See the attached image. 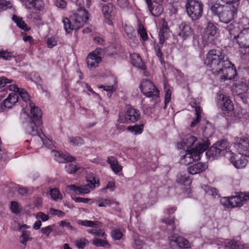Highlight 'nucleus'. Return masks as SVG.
Returning <instances> with one entry per match:
<instances>
[{"label":"nucleus","mask_w":249,"mask_h":249,"mask_svg":"<svg viewBox=\"0 0 249 249\" xmlns=\"http://www.w3.org/2000/svg\"><path fill=\"white\" fill-rule=\"evenodd\" d=\"M72 200H73L75 202L77 203H88L90 200V198H83L81 197H71Z\"/></svg>","instance_id":"0e129e2a"},{"label":"nucleus","mask_w":249,"mask_h":249,"mask_svg":"<svg viewBox=\"0 0 249 249\" xmlns=\"http://www.w3.org/2000/svg\"><path fill=\"white\" fill-rule=\"evenodd\" d=\"M218 31V28L213 23L209 22L205 29L203 35L204 38L207 37L208 39L211 37H213Z\"/></svg>","instance_id":"a878e982"},{"label":"nucleus","mask_w":249,"mask_h":249,"mask_svg":"<svg viewBox=\"0 0 249 249\" xmlns=\"http://www.w3.org/2000/svg\"><path fill=\"white\" fill-rule=\"evenodd\" d=\"M102 12L105 18L107 20V23L109 25H112L113 20L117 12L115 6L110 3L104 4L102 7Z\"/></svg>","instance_id":"ddd939ff"},{"label":"nucleus","mask_w":249,"mask_h":249,"mask_svg":"<svg viewBox=\"0 0 249 249\" xmlns=\"http://www.w3.org/2000/svg\"><path fill=\"white\" fill-rule=\"evenodd\" d=\"M124 118L127 123H135L140 119L141 113L138 109L130 107L125 112Z\"/></svg>","instance_id":"dca6fc26"},{"label":"nucleus","mask_w":249,"mask_h":249,"mask_svg":"<svg viewBox=\"0 0 249 249\" xmlns=\"http://www.w3.org/2000/svg\"><path fill=\"white\" fill-rule=\"evenodd\" d=\"M208 168V164L199 162L188 167L187 171L189 174L195 175L205 171Z\"/></svg>","instance_id":"4be33fe9"},{"label":"nucleus","mask_w":249,"mask_h":249,"mask_svg":"<svg viewBox=\"0 0 249 249\" xmlns=\"http://www.w3.org/2000/svg\"><path fill=\"white\" fill-rule=\"evenodd\" d=\"M89 244V240L85 238H81L76 241L75 245L79 249H84Z\"/></svg>","instance_id":"a18cd8bd"},{"label":"nucleus","mask_w":249,"mask_h":249,"mask_svg":"<svg viewBox=\"0 0 249 249\" xmlns=\"http://www.w3.org/2000/svg\"><path fill=\"white\" fill-rule=\"evenodd\" d=\"M92 244L97 247H109L110 244L106 239L95 238L92 240Z\"/></svg>","instance_id":"ea45409f"},{"label":"nucleus","mask_w":249,"mask_h":249,"mask_svg":"<svg viewBox=\"0 0 249 249\" xmlns=\"http://www.w3.org/2000/svg\"><path fill=\"white\" fill-rule=\"evenodd\" d=\"M145 246V244L143 241L139 238H135L134 239V244L133 247L134 249H143Z\"/></svg>","instance_id":"6e6d98bb"},{"label":"nucleus","mask_w":249,"mask_h":249,"mask_svg":"<svg viewBox=\"0 0 249 249\" xmlns=\"http://www.w3.org/2000/svg\"><path fill=\"white\" fill-rule=\"evenodd\" d=\"M197 141V138L192 135H187L184 138L182 142L178 143L177 146L178 149H183L186 150V153L188 150H191V148Z\"/></svg>","instance_id":"f3484780"},{"label":"nucleus","mask_w":249,"mask_h":249,"mask_svg":"<svg viewBox=\"0 0 249 249\" xmlns=\"http://www.w3.org/2000/svg\"><path fill=\"white\" fill-rule=\"evenodd\" d=\"M87 184L85 185L86 188L88 189L89 192L91 189H93L95 188L96 185L98 186L100 184L99 181L95 177H88L87 178Z\"/></svg>","instance_id":"58836bf2"},{"label":"nucleus","mask_w":249,"mask_h":249,"mask_svg":"<svg viewBox=\"0 0 249 249\" xmlns=\"http://www.w3.org/2000/svg\"><path fill=\"white\" fill-rule=\"evenodd\" d=\"M77 224L86 227H92L96 229L99 227V224H101V222L98 221L79 220L77 221Z\"/></svg>","instance_id":"c9c22d12"},{"label":"nucleus","mask_w":249,"mask_h":249,"mask_svg":"<svg viewBox=\"0 0 249 249\" xmlns=\"http://www.w3.org/2000/svg\"><path fill=\"white\" fill-rule=\"evenodd\" d=\"M234 147L239 154L231 153L230 160L235 168H244L248 162L245 157H249V140L248 138L237 140L234 143Z\"/></svg>","instance_id":"f257e3e1"},{"label":"nucleus","mask_w":249,"mask_h":249,"mask_svg":"<svg viewBox=\"0 0 249 249\" xmlns=\"http://www.w3.org/2000/svg\"><path fill=\"white\" fill-rule=\"evenodd\" d=\"M230 208L240 207L243 205V199L240 196H229Z\"/></svg>","instance_id":"f704fd0d"},{"label":"nucleus","mask_w":249,"mask_h":249,"mask_svg":"<svg viewBox=\"0 0 249 249\" xmlns=\"http://www.w3.org/2000/svg\"><path fill=\"white\" fill-rule=\"evenodd\" d=\"M237 11V8L235 6H226L222 13L219 16V18L222 22L229 23L234 18Z\"/></svg>","instance_id":"4468645a"},{"label":"nucleus","mask_w":249,"mask_h":249,"mask_svg":"<svg viewBox=\"0 0 249 249\" xmlns=\"http://www.w3.org/2000/svg\"><path fill=\"white\" fill-rule=\"evenodd\" d=\"M100 50L96 49L90 53L86 58V62L89 68H95L98 67L102 61V57L100 56Z\"/></svg>","instance_id":"2eb2a0df"},{"label":"nucleus","mask_w":249,"mask_h":249,"mask_svg":"<svg viewBox=\"0 0 249 249\" xmlns=\"http://www.w3.org/2000/svg\"><path fill=\"white\" fill-rule=\"evenodd\" d=\"M224 63L230 64V60L221 50L212 49L206 54L204 64L211 68L213 72L218 71Z\"/></svg>","instance_id":"7ed1b4c3"},{"label":"nucleus","mask_w":249,"mask_h":249,"mask_svg":"<svg viewBox=\"0 0 249 249\" xmlns=\"http://www.w3.org/2000/svg\"><path fill=\"white\" fill-rule=\"evenodd\" d=\"M144 129V124H135L133 126H129L127 129L135 135H140L142 133Z\"/></svg>","instance_id":"e433bc0d"},{"label":"nucleus","mask_w":249,"mask_h":249,"mask_svg":"<svg viewBox=\"0 0 249 249\" xmlns=\"http://www.w3.org/2000/svg\"><path fill=\"white\" fill-rule=\"evenodd\" d=\"M177 181L185 186L189 185L192 183V180L187 174L178 175L177 177Z\"/></svg>","instance_id":"4c0bfd02"},{"label":"nucleus","mask_w":249,"mask_h":249,"mask_svg":"<svg viewBox=\"0 0 249 249\" xmlns=\"http://www.w3.org/2000/svg\"><path fill=\"white\" fill-rule=\"evenodd\" d=\"M169 28L166 22L163 23L161 27L159 30V42L161 43H164L165 41L168 38Z\"/></svg>","instance_id":"bb28decb"},{"label":"nucleus","mask_w":249,"mask_h":249,"mask_svg":"<svg viewBox=\"0 0 249 249\" xmlns=\"http://www.w3.org/2000/svg\"><path fill=\"white\" fill-rule=\"evenodd\" d=\"M94 236L95 237H101L106 239L107 234L106 233L105 230L102 229H95Z\"/></svg>","instance_id":"052dcab7"},{"label":"nucleus","mask_w":249,"mask_h":249,"mask_svg":"<svg viewBox=\"0 0 249 249\" xmlns=\"http://www.w3.org/2000/svg\"><path fill=\"white\" fill-rule=\"evenodd\" d=\"M69 142L73 145H81L84 143L83 139L78 136L71 137L69 138Z\"/></svg>","instance_id":"49530a36"},{"label":"nucleus","mask_w":249,"mask_h":249,"mask_svg":"<svg viewBox=\"0 0 249 249\" xmlns=\"http://www.w3.org/2000/svg\"><path fill=\"white\" fill-rule=\"evenodd\" d=\"M19 101V97L17 93H10L6 99L3 101V106L7 108H11L16 103Z\"/></svg>","instance_id":"393cba45"},{"label":"nucleus","mask_w":249,"mask_h":249,"mask_svg":"<svg viewBox=\"0 0 249 249\" xmlns=\"http://www.w3.org/2000/svg\"><path fill=\"white\" fill-rule=\"evenodd\" d=\"M12 20L16 23L17 26L24 31H28L30 28L28 27L25 21L23 20L22 18L14 15L12 17Z\"/></svg>","instance_id":"72a5a7b5"},{"label":"nucleus","mask_w":249,"mask_h":249,"mask_svg":"<svg viewBox=\"0 0 249 249\" xmlns=\"http://www.w3.org/2000/svg\"><path fill=\"white\" fill-rule=\"evenodd\" d=\"M31 117L30 122L25 128L26 133L32 136L37 135L43 140L42 135H44L40 128L42 124V111L40 108L36 107L33 103H30ZM43 142L44 143L43 141Z\"/></svg>","instance_id":"f03ea898"},{"label":"nucleus","mask_w":249,"mask_h":249,"mask_svg":"<svg viewBox=\"0 0 249 249\" xmlns=\"http://www.w3.org/2000/svg\"><path fill=\"white\" fill-rule=\"evenodd\" d=\"M236 40L240 47L239 52L242 59L249 61V22L248 27H243Z\"/></svg>","instance_id":"6e6552de"},{"label":"nucleus","mask_w":249,"mask_h":249,"mask_svg":"<svg viewBox=\"0 0 249 249\" xmlns=\"http://www.w3.org/2000/svg\"><path fill=\"white\" fill-rule=\"evenodd\" d=\"M163 89L165 92L163 109H166L168 104L171 100L173 88L168 84L167 82L164 81L163 83Z\"/></svg>","instance_id":"b1692460"},{"label":"nucleus","mask_w":249,"mask_h":249,"mask_svg":"<svg viewBox=\"0 0 249 249\" xmlns=\"http://www.w3.org/2000/svg\"><path fill=\"white\" fill-rule=\"evenodd\" d=\"M10 210L13 213L15 214H18L20 212V209L18 203L15 201H11Z\"/></svg>","instance_id":"864d4df0"},{"label":"nucleus","mask_w":249,"mask_h":249,"mask_svg":"<svg viewBox=\"0 0 249 249\" xmlns=\"http://www.w3.org/2000/svg\"><path fill=\"white\" fill-rule=\"evenodd\" d=\"M208 153H209L210 155L213 158L218 157L224 155L221 152V150H219L215 144L210 147L209 150L206 152L207 154Z\"/></svg>","instance_id":"79ce46f5"},{"label":"nucleus","mask_w":249,"mask_h":249,"mask_svg":"<svg viewBox=\"0 0 249 249\" xmlns=\"http://www.w3.org/2000/svg\"><path fill=\"white\" fill-rule=\"evenodd\" d=\"M89 16L87 10L80 8L74 15L73 23H71L68 18H64L62 22L66 33H71L73 30H77L80 29L88 20Z\"/></svg>","instance_id":"39448f33"},{"label":"nucleus","mask_w":249,"mask_h":249,"mask_svg":"<svg viewBox=\"0 0 249 249\" xmlns=\"http://www.w3.org/2000/svg\"><path fill=\"white\" fill-rule=\"evenodd\" d=\"M13 187L16 190H18V193L21 195H26L28 193V190L24 187H19L18 185L11 184Z\"/></svg>","instance_id":"13d9d810"},{"label":"nucleus","mask_w":249,"mask_h":249,"mask_svg":"<svg viewBox=\"0 0 249 249\" xmlns=\"http://www.w3.org/2000/svg\"><path fill=\"white\" fill-rule=\"evenodd\" d=\"M29 10L28 18L36 21H40L42 19L41 11L44 7L43 0H20Z\"/></svg>","instance_id":"0eeeda50"},{"label":"nucleus","mask_w":249,"mask_h":249,"mask_svg":"<svg viewBox=\"0 0 249 249\" xmlns=\"http://www.w3.org/2000/svg\"><path fill=\"white\" fill-rule=\"evenodd\" d=\"M50 195L51 198L55 201L62 199V196L59 190L57 188L51 189L50 191Z\"/></svg>","instance_id":"37998d69"},{"label":"nucleus","mask_w":249,"mask_h":249,"mask_svg":"<svg viewBox=\"0 0 249 249\" xmlns=\"http://www.w3.org/2000/svg\"><path fill=\"white\" fill-rule=\"evenodd\" d=\"M215 144L217 146L218 149H219V150H221V152L224 155L228 147V143L227 141L225 140H222Z\"/></svg>","instance_id":"3c124183"},{"label":"nucleus","mask_w":249,"mask_h":249,"mask_svg":"<svg viewBox=\"0 0 249 249\" xmlns=\"http://www.w3.org/2000/svg\"><path fill=\"white\" fill-rule=\"evenodd\" d=\"M226 6L217 1H214L210 4V10L213 15L217 16L219 18V16L222 13Z\"/></svg>","instance_id":"c85d7f7f"},{"label":"nucleus","mask_w":249,"mask_h":249,"mask_svg":"<svg viewBox=\"0 0 249 249\" xmlns=\"http://www.w3.org/2000/svg\"><path fill=\"white\" fill-rule=\"evenodd\" d=\"M52 154L54 157L55 160L59 162L64 163L72 162L75 160V158L68 153H63L61 151H52Z\"/></svg>","instance_id":"a211bd4d"},{"label":"nucleus","mask_w":249,"mask_h":249,"mask_svg":"<svg viewBox=\"0 0 249 249\" xmlns=\"http://www.w3.org/2000/svg\"><path fill=\"white\" fill-rule=\"evenodd\" d=\"M210 144L211 142L208 139L197 143L196 146L188 150L187 153L182 156L181 163L188 165L194 161L199 160L201 154L209 149Z\"/></svg>","instance_id":"423d86ee"},{"label":"nucleus","mask_w":249,"mask_h":249,"mask_svg":"<svg viewBox=\"0 0 249 249\" xmlns=\"http://www.w3.org/2000/svg\"><path fill=\"white\" fill-rule=\"evenodd\" d=\"M231 90L234 95L239 96L247 92L249 87L245 83L241 82L233 86Z\"/></svg>","instance_id":"5701e85b"},{"label":"nucleus","mask_w":249,"mask_h":249,"mask_svg":"<svg viewBox=\"0 0 249 249\" xmlns=\"http://www.w3.org/2000/svg\"><path fill=\"white\" fill-rule=\"evenodd\" d=\"M131 62L134 66L141 70L145 71L146 69L145 65L144 64L141 56L139 54L132 55L131 58Z\"/></svg>","instance_id":"c756f323"},{"label":"nucleus","mask_w":249,"mask_h":249,"mask_svg":"<svg viewBox=\"0 0 249 249\" xmlns=\"http://www.w3.org/2000/svg\"><path fill=\"white\" fill-rule=\"evenodd\" d=\"M186 9L189 16L193 20L199 19L202 15L203 5L197 0H188Z\"/></svg>","instance_id":"9d476101"},{"label":"nucleus","mask_w":249,"mask_h":249,"mask_svg":"<svg viewBox=\"0 0 249 249\" xmlns=\"http://www.w3.org/2000/svg\"><path fill=\"white\" fill-rule=\"evenodd\" d=\"M112 204H116L117 205H119V203L113 198L103 199L102 201L98 204V206L100 207H106L107 205H111Z\"/></svg>","instance_id":"8fccbe9b"},{"label":"nucleus","mask_w":249,"mask_h":249,"mask_svg":"<svg viewBox=\"0 0 249 249\" xmlns=\"http://www.w3.org/2000/svg\"><path fill=\"white\" fill-rule=\"evenodd\" d=\"M107 162L110 165L112 171L116 175H118L123 170V166L119 164L116 157L109 156L107 158Z\"/></svg>","instance_id":"412c9836"},{"label":"nucleus","mask_w":249,"mask_h":249,"mask_svg":"<svg viewBox=\"0 0 249 249\" xmlns=\"http://www.w3.org/2000/svg\"><path fill=\"white\" fill-rule=\"evenodd\" d=\"M12 80L8 79L5 76L0 77V89L6 86V84L11 83Z\"/></svg>","instance_id":"680f3d73"},{"label":"nucleus","mask_w":249,"mask_h":249,"mask_svg":"<svg viewBox=\"0 0 249 249\" xmlns=\"http://www.w3.org/2000/svg\"><path fill=\"white\" fill-rule=\"evenodd\" d=\"M13 57L14 55L11 52L4 50L0 51V58H2L6 60H10Z\"/></svg>","instance_id":"603ef678"},{"label":"nucleus","mask_w":249,"mask_h":249,"mask_svg":"<svg viewBox=\"0 0 249 249\" xmlns=\"http://www.w3.org/2000/svg\"><path fill=\"white\" fill-rule=\"evenodd\" d=\"M54 225H49L47 227L41 228V231L42 232L47 236H49L50 234L53 230Z\"/></svg>","instance_id":"e2e57ef3"},{"label":"nucleus","mask_w":249,"mask_h":249,"mask_svg":"<svg viewBox=\"0 0 249 249\" xmlns=\"http://www.w3.org/2000/svg\"><path fill=\"white\" fill-rule=\"evenodd\" d=\"M169 245L173 249H190L191 244L186 239L177 234H173L169 237Z\"/></svg>","instance_id":"f8f14e48"},{"label":"nucleus","mask_w":249,"mask_h":249,"mask_svg":"<svg viewBox=\"0 0 249 249\" xmlns=\"http://www.w3.org/2000/svg\"><path fill=\"white\" fill-rule=\"evenodd\" d=\"M50 213L53 215H57L59 217H63L65 213L64 212L54 208L50 209Z\"/></svg>","instance_id":"bf43d9fd"},{"label":"nucleus","mask_w":249,"mask_h":249,"mask_svg":"<svg viewBox=\"0 0 249 249\" xmlns=\"http://www.w3.org/2000/svg\"><path fill=\"white\" fill-rule=\"evenodd\" d=\"M111 235L114 240H119L122 238L123 234L119 229L114 228L111 230Z\"/></svg>","instance_id":"09e8293b"},{"label":"nucleus","mask_w":249,"mask_h":249,"mask_svg":"<svg viewBox=\"0 0 249 249\" xmlns=\"http://www.w3.org/2000/svg\"><path fill=\"white\" fill-rule=\"evenodd\" d=\"M68 188L70 190L73 191L77 195H83L89 192L85 185L78 186L75 184H71L68 186Z\"/></svg>","instance_id":"2f4dec72"},{"label":"nucleus","mask_w":249,"mask_h":249,"mask_svg":"<svg viewBox=\"0 0 249 249\" xmlns=\"http://www.w3.org/2000/svg\"><path fill=\"white\" fill-rule=\"evenodd\" d=\"M225 249H244L245 245L241 242L235 240H227L224 242Z\"/></svg>","instance_id":"cd10ccee"},{"label":"nucleus","mask_w":249,"mask_h":249,"mask_svg":"<svg viewBox=\"0 0 249 249\" xmlns=\"http://www.w3.org/2000/svg\"><path fill=\"white\" fill-rule=\"evenodd\" d=\"M138 34L142 41H146L148 40V36L146 30L142 24H139Z\"/></svg>","instance_id":"a19ab883"},{"label":"nucleus","mask_w":249,"mask_h":249,"mask_svg":"<svg viewBox=\"0 0 249 249\" xmlns=\"http://www.w3.org/2000/svg\"><path fill=\"white\" fill-rule=\"evenodd\" d=\"M161 222L165 223L166 225L170 227L168 230L171 232H174L176 231V226L179 224V222L178 220H175L174 217L173 218L168 217L166 218H162Z\"/></svg>","instance_id":"7c9ffc66"},{"label":"nucleus","mask_w":249,"mask_h":249,"mask_svg":"<svg viewBox=\"0 0 249 249\" xmlns=\"http://www.w3.org/2000/svg\"><path fill=\"white\" fill-rule=\"evenodd\" d=\"M79 169V166L72 163H68L65 165V169L69 174L75 173L78 171Z\"/></svg>","instance_id":"de8ad7c7"},{"label":"nucleus","mask_w":249,"mask_h":249,"mask_svg":"<svg viewBox=\"0 0 249 249\" xmlns=\"http://www.w3.org/2000/svg\"><path fill=\"white\" fill-rule=\"evenodd\" d=\"M9 158L5 150L0 149V160L2 161L9 160Z\"/></svg>","instance_id":"338daca9"},{"label":"nucleus","mask_w":249,"mask_h":249,"mask_svg":"<svg viewBox=\"0 0 249 249\" xmlns=\"http://www.w3.org/2000/svg\"><path fill=\"white\" fill-rule=\"evenodd\" d=\"M57 44L55 39L53 37H49L47 40V44L49 48H52Z\"/></svg>","instance_id":"69168bd1"},{"label":"nucleus","mask_w":249,"mask_h":249,"mask_svg":"<svg viewBox=\"0 0 249 249\" xmlns=\"http://www.w3.org/2000/svg\"><path fill=\"white\" fill-rule=\"evenodd\" d=\"M163 44L164 43H161L160 42L157 43L155 41L153 45L155 54L161 64H163L164 62L163 53L161 50V48L163 47Z\"/></svg>","instance_id":"473e14b6"},{"label":"nucleus","mask_w":249,"mask_h":249,"mask_svg":"<svg viewBox=\"0 0 249 249\" xmlns=\"http://www.w3.org/2000/svg\"><path fill=\"white\" fill-rule=\"evenodd\" d=\"M180 30L178 36L184 40L190 38L193 34V31L190 25L185 22H183L179 25Z\"/></svg>","instance_id":"aec40b11"},{"label":"nucleus","mask_w":249,"mask_h":249,"mask_svg":"<svg viewBox=\"0 0 249 249\" xmlns=\"http://www.w3.org/2000/svg\"><path fill=\"white\" fill-rule=\"evenodd\" d=\"M220 203L225 207L230 208L229 196L222 198L220 200Z\"/></svg>","instance_id":"774afa93"},{"label":"nucleus","mask_w":249,"mask_h":249,"mask_svg":"<svg viewBox=\"0 0 249 249\" xmlns=\"http://www.w3.org/2000/svg\"><path fill=\"white\" fill-rule=\"evenodd\" d=\"M147 5L149 11L152 16L158 17L160 16L163 11V8L161 5L152 0H145Z\"/></svg>","instance_id":"6ab92c4d"},{"label":"nucleus","mask_w":249,"mask_h":249,"mask_svg":"<svg viewBox=\"0 0 249 249\" xmlns=\"http://www.w3.org/2000/svg\"><path fill=\"white\" fill-rule=\"evenodd\" d=\"M224 63L218 71H213L215 75H220L221 82L227 80H231L237 75V71L235 67L230 61V64L226 65Z\"/></svg>","instance_id":"9b49d317"},{"label":"nucleus","mask_w":249,"mask_h":249,"mask_svg":"<svg viewBox=\"0 0 249 249\" xmlns=\"http://www.w3.org/2000/svg\"><path fill=\"white\" fill-rule=\"evenodd\" d=\"M139 88L144 96L150 98L152 103L150 108H154L160 102V91L154 83L149 80H143Z\"/></svg>","instance_id":"20e7f679"},{"label":"nucleus","mask_w":249,"mask_h":249,"mask_svg":"<svg viewBox=\"0 0 249 249\" xmlns=\"http://www.w3.org/2000/svg\"><path fill=\"white\" fill-rule=\"evenodd\" d=\"M19 97V99L21 98L22 100L26 102L27 101L29 100V95L27 92L23 89H20L19 91L17 93Z\"/></svg>","instance_id":"5fc2aeb1"},{"label":"nucleus","mask_w":249,"mask_h":249,"mask_svg":"<svg viewBox=\"0 0 249 249\" xmlns=\"http://www.w3.org/2000/svg\"><path fill=\"white\" fill-rule=\"evenodd\" d=\"M11 7L12 4L10 2L6 1L5 0H0V11L5 10Z\"/></svg>","instance_id":"4d7b16f0"},{"label":"nucleus","mask_w":249,"mask_h":249,"mask_svg":"<svg viewBox=\"0 0 249 249\" xmlns=\"http://www.w3.org/2000/svg\"><path fill=\"white\" fill-rule=\"evenodd\" d=\"M31 232L28 231H23L22 234L20 236V242L22 244L26 245L27 242L32 240L30 237Z\"/></svg>","instance_id":"c03bdc74"},{"label":"nucleus","mask_w":249,"mask_h":249,"mask_svg":"<svg viewBox=\"0 0 249 249\" xmlns=\"http://www.w3.org/2000/svg\"><path fill=\"white\" fill-rule=\"evenodd\" d=\"M217 107L220 108L225 116H229L234 110V105L230 97L221 92H218L215 97Z\"/></svg>","instance_id":"1a4fd4ad"}]
</instances>
